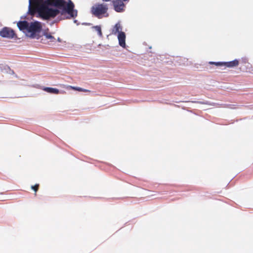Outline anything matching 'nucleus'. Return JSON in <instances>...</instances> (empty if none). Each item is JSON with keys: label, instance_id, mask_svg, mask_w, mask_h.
Instances as JSON below:
<instances>
[{"label": "nucleus", "instance_id": "18", "mask_svg": "<svg viewBox=\"0 0 253 253\" xmlns=\"http://www.w3.org/2000/svg\"><path fill=\"white\" fill-rule=\"evenodd\" d=\"M103 1H110L111 0H102Z\"/></svg>", "mask_w": 253, "mask_h": 253}, {"label": "nucleus", "instance_id": "8", "mask_svg": "<svg viewBox=\"0 0 253 253\" xmlns=\"http://www.w3.org/2000/svg\"><path fill=\"white\" fill-rule=\"evenodd\" d=\"M239 64V61L237 59H235L232 61L224 62V67L228 68H233L237 66Z\"/></svg>", "mask_w": 253, "mask_h": 253}, {"label": "nucleus", "instance_id": "10", "mask_svg": "<svg viewBox=\"0 0 253 253\" xmlns=\"http://www.w3.org/2000/svg\"><path fill=\"white\" fill-rule=\"evenodd\" d=\"M209 64H213L217 66L223 67L224 66V62H210Z\"/></svg>", "mask_w": 253, "mask_h": 253}, {"label": "nucleus", "instance_id": "14", "mask_svg": "<svg viewBox=\"0 0 253 253\" xmlns=\"http://www.w3.org/2000/svg\"><path fill=\"white\" fill-rule=\"evenodd\" d=\"M38 187H39V184H36L34 186H31V188L33 190H34L35 192H37L38 191Z\"/></svg>", "mask_w": 253, "mask_h": 253}, {"label": "nucleus", "instance_id": "1", "mask_svg": "<svg viewBox=\"0 0 253 253\" xmlns=\"http://www.w3.org/2000/svg\"><path fill=\"white\" fill-rule=\"evenodd\" d=\"M74 7L71 0H29L28 13L31 15L38 13L45 20L66 14L68 15L66 18L70 19L77 16L78 11Z\"/></svg>", "mask_w": 253, "mask_h": 253}, {"label": "nucleus", "instance_id": "15", "mask_svg": "<svg viewBox=\"0 0 253 253\" xmlns=\"http://www.w3.org/2000/svg\"><path fill=\"white\" fill-rule=\"evenodd\" d=\"M5 69L7 72H8V71H9V74H13L14 73V72L13 71H11L10 70V69L9 68V67H7V66L5 67Z\"/></svg>", "mask_w": 253, "mask_h": 253}, {"label": "nucleus", "instance_id": "2", "mask_svg": "<svg viewBox=\"0 0 253 253\" xmlns=\"http://www.w3.org/2000/svg\"><path fill=\"white\" fill-rule=\"evenodd\" d=\"M17 25L20 31H23L25 33L26 36L31 39H40L39 34L42 29L41 22L37 21L31 22L22 21L18 22Z\"/></svg>", "mask_w": 253, "mask_h": 253}, {"label": "nucleus", "instance_id": "17", "mask_svg": "<svg viewBox=\"0 0 253 253\" xmlns=\"http://www.w3.org/2000/svg\"><path fill=\"white\" fill-rule=\"evenodd\" d=\"M243 62L244 63H246L247 62V59H243Z\"/></svg>", "mask_w": 253, "mask_h": 253}, {"label": "nucleus", "instance_id": "13", "mask_svg": "<svg viewBox=\"0 0 253 253\" xmlns=\"http://www.w3.org/2000/svg\"><path fill=\"white\" fill-rule=\"evenodd\" d=\"M94 29L97 32V33L99 36H102V32L101 27L99 26H94Z\"/></svg>", "mask_w": 253, "mask_h": 253}, {"label": "nucleus", "instance_id": "3", "mask_svg": "<svg viewBox=\"0 0 253 253\" xmlns=\"http://www.w3.org/2000/svg\"><path fill=\"white\" fill-rule=\"evenodd\" d=\"M108 5L106 3H96L90 9L91 14L95 17L101 19L103 17H108Z\"/></svg>", "mask_w": 253, "mask_h": 253}, {"label": "nucleus", "instance_id": "20", "mask_svg": "<svg viewBox=\"0 0 253 253\" xmlns=\"http://www.w3.org/2000/svg\"><path fill=\"white\" fill-rule=\"evenodd\" d=\"M58 41L59 42H60V38H59L58 39Z\"/></svg>", "mask_w": 253, "mask_h": 253}, {"label": "nucleus", "instance_id": "16", "mask_svg": "<svg viewBox=\"0 0 253 253\" xmlns=\"http://www.w3.org/2000/svg\"><path fill=\"white\" fill-rule=\"evenodd\" d=\"M198 103H200V104H209L208 102H197Z\"/></svg>", "mask_w": 253, "mask_h": 253}, {"label": "nucleus", "instance_id": "6", "mask_svg": "<svg viewBox=\"0 0 253 253\" xmlns=\"http://www.w3.org/2000/svg\"><path fill=\"white\" fill-rule=\"evenodd\" d=\"M118 39L119 41V45L125 48L126 46V36L125 32H121L119 33V34L117 35Z\"/></svg>", "mask_w": 253, "mask_h": 253}, {"label": "nucleus", "instance_id": "4", "mask_svg": "<svg viewBox=\"0 0 253 253\" xmlns=\"http://www.w3.org/2000/svg\"><path fill=\"white\" fill-rule=\"evenodd\" d=\"M0 36L3 38L12 39L15 36L14 31L8 27H4L0 31Z\"/></svg>", "mask_w": 253, "mask_h": 253}, {"label": "nucleus", "instance_id": "11", "mask_svg": "<svg viewBox=\"0 0 253 253\" xmlns=\"http://www.w3.org/2000/svg\"><path fill=\"white\" fill-rule=\"evenodd\" d=\"M44 36H45V37L46 38V39H48V40H50V41L51 42H54V40H55V39L54 38V37H53L52 36H51V35L47 33H44Z\"/></svg>", "mask_w": 253, "mask_h": 253}, {"label": "nucleus", "instance_id": "5", "mask_svg": "<svg viewBox=\"0 0 253 253\" xmlns=\"http://www.w3.org/2000/svg\"><path fill=\"white\" fill-rule=\"evenodd\" d=\"M114 9L117 12H122L125 10V5L122 0H115L113 1Z\"/></svg>", "mask_w": 253, "mask_h": 253}, {"label": "nucleus", "instance_id": "9", "mask_svg": "<svg viewBox=\"0 0 253 253\" xmlns=\"http://www.w3.org/2000/svg\"><path fill=\"white\" fill-rule=\"evenodd\" d=\"M43 90L48 93L53 94H58L59 93V90L58 89L52 87H45Z\"/></svg>", "mask_w": 253, "mask_h": 253}, {"label": "nucleus", "instance_id": "7", "mask_svg": "<svg viewBox=\"0 0 253 253\" xmlns=\"http://www.w3.org/2000/svg\"><path fill=\"white\" fill-rule=\"evenodd\" d=\"M122 30L123 27L122 26L120 22H118L115 25V26L113 28L111 33L113 35H116L117 34H119V33L123 32Z\"/></svg>", "mask_w": 253, "mask_h": 253}, {"label": "nucleus", "instance_id": "12", "mask_svg": "<svg viewBox=\"0 0 253 253\" xmlns=\"http://www.w3.org/2000/svg\"><path fill=\"white\" fill-rule=\"evenodd\" d=\"M72 88L74 89L79 91H84V92H89V90L84 89L83 88L80 87H72Z\"/></svg>", "mask_w": 253, "mask_h": 253}, {"label": "nucleus", "instance_id": "19", "mask_svg": "<svg viewBox=\"0 0 253 253\" xmlns=\"http://www.w3.org/2000/svg\"><path fill=\"white\" fill-rule=\"evenodd\" d=\"M74 23H76L77 22V20H75L74 21Z\"/></svg>", "mask_w": 253, "mask_h": 253}]
</instances>
